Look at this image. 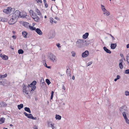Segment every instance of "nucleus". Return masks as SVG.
<instances>
[{"label":"nucleus","mask_w":129,"mask_h":129,"mask_svg":"<svg viewBox=\"0 0 129 129\" xmlns=\"http://www.w3.org/2000/svg\"><path fill=\"white\" fill-rule=\"evenodd\" d=\"M54 92L53 91H52L51 92V95L53 96V94H54Z\"/></svg>","instance_id":"58"},{"label":"nucleus","mask_w":129,"mask_h":129,"mask_svg":"<svg viewBox=\"0 0 129 129\" xmlns=\"http://www.w3.org/2000/svg\"><path fill=\"white\" fill-rule=\"evenodd\" d=\"M55 19H56L57 20H59V18H58L56 17H55Z\"/></svg>","instance_id":"64"},{"label":"nucleus","mask_w":129,"mask_h":129,"mask_svg":"<svg viewBox=\"0 0 129 129\" xmlns=\"http://www.w3.org/2000/svg\"><path fill=\"white\" fill-rule=\"evenodd\" d=\"M62 89H63L64 90H65V87L64 85H62Z\"/></svg>","instance_id":"59"},{"label":"nucleus","mask_w":129,"mask_h":129,"mask_svg":"<svg viewBox=\"0 0 129 129\" xmlns=\"http://www.w3.org/2000/svg\"><path fill=\"white\" fill-rule=\"evenodd\" d=\"M89 34L88 33H86L83 36V38L86 39H87L89 35Z\"/></svg>","instance_id":"17"},{"label":"nucleus","mask_w":129,"mask_h":129,"mask_svg":"<svg viewBox=\"0 0 129 129\" xmlns=\"http://www.w3.org/2000/svg\"><path fill=\"white\" fill-rule=\"evenodd\" d=\"M126 121V122L127 124H129V120H128V119L127 118V117H126V118H125L124 119Z\"/></svg>","instance_id":"43"},{"label":"nucleus","mask_w":129,"mask_h":129,"mask_svg":"<svg viewBox=\"0 0 129 129\" xmlns=\"http://www.w3.org/2000/svg\"><path fill=\"white\" fill-rule=\"evenodd\" d=\"M45 4V6L46 8H47V7H48V4H47L46 3H45V4Z\"/></svg>","instance_id":"56"},{"label":"nucleus","mask_w":129,"mask_h":129,"mask_svg":"<svg viewBox=\"0 0 129 129\" xmlns=\"http://www.w3.org/2000/svg\"><path fill=\"white\" fill-rule=\"evenodd\" d=\"M1 107L2 108L5 107L7 106V104L4 102L2 101L1 103Z\"/></svg>","instance_id":"16"},{"label":"nucleus","mask_w":129,"mask_h":129,"mask_svg":"<svg viewBox=\"0 0 129 129\" xmlns=\"http://www.w3.org/2000/svg\"><path fill=\"white\" fill-rule=\"evenodd\" d=\"M29 23L25 22H23V25L24 26V27L27 28H28V24H29Z\"/></svg>","instance_id":"19"},{"label":"nucleus","mask_w":129,"mask_h":129,"mask_svg":"<svg viewBox=\"0 0 129 129\" xmlns=\"http://www.w3.org/2000/svg\"><path fill=\"white\" fill-rule=\"evenodd\" d=\"M124 72L125 74H129V69L126 70Z\"/></svg>","instance_id":"42"},{"label":"nucleus","mask_w":129,"mask_h":129,"mask_svg":"<svg viewBox=\"0 0 129 129\" xmlns=\"http://www.w3.org/2000/svg\"><path fill=\"white\" fill-rule=\"evenodd\" d=\"M50 22L51 23H53V19L52 18H50Z\"/></svg>","instance_id":"46"},{"label":"nucleus","mask_w":129,"mask_h":129,"mask_svg":"<svg viewBox=\"0 0 129 129\" xmlns=\"http://www.w3.org/2000/svg\"><path fill=\"white\" fill-rule=\"evenodd\" d=\"M126 58L127 62L129 66V54L127 55L126 56Z\"/></svg>","instance_id":"30"},{"label":"nucleus","mask_w":129,"mask_h":129,"mask_svg":"<svg viewBox=\"0 0 129 129\" xmlns=\"http://www.w3.org/2000/svg\"><path fill=\"white\" fill-rule=\"evenodd\" d=\"M119 67L120 69H122L123 67V66L122 64L123 62L122 59H120L119 60Z\"/></svg>","instance_id":"11"},{"label":"nucleus","mask_w":129,"mask_h":129,"mask_svg":"<svg viewBox=\"0 0 129 129\" xmlns=\"http://www.w3.org/2000/svg\"><path fill=\"white\" fill-rule=\"evenodd\" d=\"M14 10V8H12L11 7H8L7 8V9H5L3 10L4 12L8 14L10 13L11 12V11L12 10Z\"/></svg>","instance_id":"2"},{"label":"nucleus","mask_w":129,"mask_h":129,"mask_svg":"<svg viewBox=\"0 0 129 129\" xmlns=\"http://www.w3.org/2000/svg\"><path fill=\"white\" fill-rule=\"evenodd\" d=\"M85 42H86L85 44L87 45H89L91 43L90 40H86Z\"/></svg>","instance_id":"37"},{"label":"nucleus","mask_w":129,"mask_h":129,"mask_svg":"<svg viewBox=\"0 0 129 129\" xmlns=\"http://www.w3.org/2000/svg\"><path fill=\"white\" fill-rule=\"evenodd\" d=\"M120 56L121 57H124V56L123 55V54L122 53H120Z\"/></svg>","instance_id":"60"},{"label":"nucleus","mask_w":129,"mask_h":129,"mask_svg":"<svg viewBox=\"0 0 129 129\" xmlns=\"http://www.w3.org/2000/svg\"><path fill=\"white\" fill-rule=\"evenodd\" d=\"M24 109L25 111L28 112L29 113H31L30 109L29 107H25L24 108Z\"/></svg>","instance_id":"21"},{"label":"nucleus","mask_w":129,"mask_h":129,"mask_svg":"<svg viewBox=\"0 0 129 129\" xmlns=\"http://www.w3.org/2000/svg\"><path fill=\"white\" fill-rule=\"evenodd\" d=\"M36 19H37V20H35V21L36 22H38L39 20L40 19V18L38 17Z\"/></svg>","instance_id":"48"},{"label":"nucleus","mask_w":129,"mask_h":129,"mask_svg":"<svg viewBox=\"0 0 129 129\" xmlns=\"http://www.w3.org/2000/svg\"><path fill=\"white\" fill-rule=\"evenodd\" d=\"M23 86V92H25V93L27 94H28V96L29 98H30V95L28 94V93L27 92L28 91V90H26V86H25V85L23 84V85H22Z\"/></svg>","instance_id":"5"},{"label":"nucleus","mask_w":129,"mask_h":129,"mask_svg":"<svg viewBox=\"0 0 129 129\" xmlns=\"http://www.w3.org/2000/svg\"><path fill=\"white\" fill-rule=\"evenodd\" d=\"M29 13L31 17L32 18L33 16L34 15L33 11L32 10H30L29 11Z\"/></svg>","instance_id":"35"},{"label":"nucleus","mask_w":129,"mask_h":129,"mask_svg":"<svg viewBox=\"0 0 129 129\" xmlns=\"http://www.w3.org/2000/svg\"><path fill=\"white\" fill-rule=\"evenodd\" d=\"M1 20L2 21L7 22L8 21V19L6 18H2Z\"/></svg>","instance_id":"33"},{"label":"nucleus","mask_w":129,"mask_h":129,"mask_svg":"<svg viewBox=\"0 0 129 129\" xmlns=\"http://www.w3.org/2000/svg\"><path fill=\"white\" fill-rule=\"evenodd\" d=\"M19 16H21L20 11L18 10H17L13 14V17L15 19L17 17L18 18Z\"/></svg>","instance_id":"3"},{"label":"nucleus","mask_w":129,"mask_h":129,"mask_svg":"<svg viewBox=\"0 0 129 129\" xmlns=\"http://www.w3.org/2000/svg\"><path fill=\"white\" fill-rule=\"evenodd\" d=\"M22 35L25 38H27V35L28 34L27 32L25 31H24L23 32H22Z\"/></svg>","instance_id":"18"},{"label":"nucleus","mask_w":129,"mask_h":129,"mask_svg":"<svg viewBox=\"0 0 129 129\" xmlns=\"http://www.w3.org/2000/svg\"><path fill=\"white\" fill-rule=\"evenodd\" d=\"M89 54V52L88 50H86L84 52L82 53L81 54L82 57L84 58L87 57Z\"/></svg>","instance_id":"6"},{"label":"nucleus","mask_w":129,"mask_h":129,"mask_svg":"<svg viewBox=\"0 0 129 129\" xmlns=\"http://www.w3.org/2000/svg\"><path fill=\"white\" fill-rule=\"evenodd\" d=\"M124 106H122L121 107H120V110L122 112L123 111V109L124 107Z\"/></svg>","instance_id":"41"},{"label":"nucleus","mask_w":129,"mask_h":129,"mask_svg":"<svg viewBox=\"0 0 129 129\" xmlns=\"http://www.w3.org/2000/svg\"><path fill=\"white\" fill-rule=\"evenodd\" d=\"M126 47L127 48H129V44L127 45Z\"/></svg>","instance_id":"63"},{"label":"nucleus","mask_w":129,"mask_h":129,"mask_svg":"<svg viewBox=\"0 0 129 129\" xmlns=\"http://www.w3.org/2000/svg\"><path fill=\"white\" fill-rule=\"evenodd\" d=\"M40 85L42 88H43V87H44L46 85V84L44 82H43L42 83H40Z\"/></svg>","instance_id":"27"},{"label":"nucleus","mask_w":129,"mask_h":129,"mask_svg":"<svg viewBox=\"0 0 129 129\" xmlns=\"http://www.w3.org/2000/svg\"><path fill=\"white\" fill-rule=\"evenodd\" d=\"M50 125L51 126V127H52V129H54V123L51 124Z\"/></svg>","instance_id":"54"},{"label":"nucleus","mask_w":129,"mask_h":129,"mask_svg":"<svg viewBox=\"0 0 129 129\" xmlns=\"http://www.w3.org/2000/svg\"><path fill=\"white\" fill-rule=\"evenodd\" d=\"M103 13L104 14H106L107 16H108L110 15V13L107 10H105L104 12Z\"/></svg>","instance_id":"28"},{"label":"nucleus","mask_w":129,"mask_h":129,"mask_svg":"<svg viewBox=\"0 0 129 129\" xmlns=\"http://www.w3.org/2000/svg\"><path fill=\"white\" fill-rule=\"evenodd\" d=\"M92 63V61H90V62H88L87 64V66H90L91 64Z\"/></svg>","instance_id":"45"},{"label":"nucleus","mask_w":129,"mask_h":129,"mask_svg":"<svg viewBox=\"0 0 129 129\" xmlns=\"http://www.w3.org/2000/svg\"><path fill=\"white\" fill-rule=\"evenodd\" d=\"M71 53L72 54L73 56L74 57L75 56L76 53L74 51H72L71 52Z\"/></svg>","instance_id":"40"},{"label":"nucleus","mask_w":129,"mask_h":129,"mask_svg":"<svg viewBox=\"0 0 129 129\" xmlns=\"http://www.w3.org/2000/svg\"><path fill=\"white\" fill-rule=\"evenodd\" d=\"M7 76V74H5L2 75V78H4L6 77Z\"/></svg>","instance_id":"50"},{"label":"nucleus","mask_w":129,"mask_h":129,"mask_svg":"<svg viewBox=\"0 0 129 129\" xmlns=\"http://www.w3.org/2000/svg\"><path fill=\"white\" fill-rule=\"evenodd\" d=\"M67 74L68 76H71V73H70L69 72V73H68V74Z\"/></svg>","instance_id":"62"},{"label":"nucleus","mask_w":129,"mask_h":129,"mask_svg":"<svg viewBox=\"0 0 129 129\" xmlns=\"http://www.w3.org/2000/svg\"><path fill=\"white\" fill-rule=\"evenodd\" d=\"M24 114L28 118L31 119L33 116V115L31 114H28L26 112H24Z\"/></svg>","instance_id":"10"},{"label":"nucleus","mask_w":129,"mask_h":129,"mask_svg":"<svg viewBox=\"0 0 129 129\" xmlns=\"http://www.w3.org/2000/svg\"><path fill=\"white\" fill-rule=\"evenodd\" d=\"M125 94L126 96H129V92L128 91H126L125 92Z\"/></svg>","instance_id":"44"},{"label":"nucleus","mask_w":129,"mask_h":129,"mask_svg":"<svg viewBox=\"0 0 129 129\" xmlns=\"http://www.w3.org/2000/svg\"><path fill=\"white\" fill-rule=\"evenodd\" d=\"M55 118L56 120H60L61 118V116L59 115L56 114L55 116Z\"/></svg>","instance_id":"25"},{"label":"nucleus","mask_w":129,"mask_h":129,"mask_svg":"<svg viewBox=\"0 0 129 129\" xmlns=\"http://www.w3.org/2000/svg\"><path fill=\"white\" fill-rule=\"evenodd\" d=\"M45 82L48 85H49L51 83L50 81L48 79H46Z\"/></svg>","instance_id":"31"},{"label":"nucleus","mask_w":129,"mask_h":129,"mask_svg":"<svg viewBox=\"0 0 129 129\" xmlns=\"http://www.w3.org/2000/svg\"><path fill=\"white\" fill-rule=\"evenodd\" d=\"M36 31L37 34L40 35H41L43 33L40 29L39 28H36V30H35Z\"/></svg>","instance_id":"14"},{"label":"nucleus","mask_w":129,"mask_h":129,"mask_svg":"<svg viewBox=\"0 0 129 129\" xmlns=\"http://www.w3.org/2000/svg\"><path fill=\"white\" fill-rule=\"evenodd\" d=\"M56 57L52 53H50L49 56V58L50 59L51 61L54 62L55 60V61H56Z\"/></svg>","instance_id":"4"},{"label":"nucleus","mask_w":129,"mask_h":129,"mask_svg":"<svg viewBox=\"0 0 129 129\" xmlns=\"http://www.w3.org/2000/svg\"><path fill=\"white\" fill-rule=\"evenodd\" d=\"M120 78V76L119 75H117V76L116 78L118 80Z\"/></svg>","instance_id":"53"},{"label":"nucleus","mask_w":129,"mask_h":129,"mask_svg":"<svg viewBox=\"0 0 129 129\" xmlns=\"http://www.w3.org/2000/svg\"><path fill=\"white\" fill-rule=\"evenodd\" d=\"M16 22V21H15L14 19L12 18L8 22V23L9 24L12 25L15 24Z\"/></svg>","instance_id":"12"},{"label":"nucleus","mask_w":129,"mask_h":129,"mask_svg":"<svg viewBox=\"0 0 129 129\" xmlns=\"http://www.w3.org/2000/svg\"><path fill=\"white\" fill-rule=\"evenodd\" d=\"M35 12L37 13L38 15H41V13L40 12V10L38 9L37 8H36V9L35 10Z\"/></svg>","instance_id":"26"},{"label":"nucleus","mask_w":129,"mask_h":129,"mask_svg":"<svg viewBox=\"0 0 129 129\" xmlns=\"http://www.w3.org/2000/svg\"><path fill=\"white\" fill-rule=\"evenodd\" d=\"M12 37L14 39H15L16 38V36H15L14 35Z\"/></svg>","instance_id":"55"},{"label":"nucleus","mask_w":129,"mask_h":129,"mask_svg":"<svg viewBox=\"0 0 129 129\" xmlns=\"http://www.w3.org/2000/svg\"><path fill=\"white\" fill-rule=\"evenodd\" d=\"M28 27L32 30H36V28L33 26L29 25Z\"/></svg>","instance_id":"23"},{"label":"nucleus","mask_w":129,"mask_h":129,"mask_svg":"<svg viewBox=\"0 0 129 129\" xmlns=\"http://www.w3.org/2000/svg\"><path fill=\"white\" fill-rule=\"evenodd\" d=\"M122 114H123V116L124 119L126 118V117H127L125 112H122Z\"/></svg>","instance_id":"38"},{"label":"nucleus","mask_w":129,"mask_h":129,"mask_svg":"<svg viewBox=\"0 0 129 129\" xmlns=\"http://www.w3.org/2000/svg\"><path fill=\"white\" fill-rule=\"evenodd\" d=\"M117 46V44L116 43H111V44L110 47L112 49H114Z\"/></svg>","instance_id":"15"},{"label":"nucleus","mask_w":129,"mask_h":129,"mask_svg":"<svg viewBox=\"0 0 129 129\" xmlns=\"http://www.w3.org/2000/svg\"><path fill=\"white\" fill-rule=\"evenodd\" d=\"M34 15L33 16V17H34V18H37L38 16L36 15V14H35V13H34Z\"/></svg>","instance_id":"47"},{"label":"nucleus","mask_w":129,"mask_h":129,"mask_svg":"<svg viewBox=\"0 0 129 129\" xmlns=\"http://www.w3.org/2000/svg\"><path fill=\"white\" fill-rule=\"evenodd\" d=\"M31 89L29 91L30 93H33V91H34L36 89V86H34L32 87H31Z\"/></svg>","instance_id":"22"},{"label":"nucleus","mask_w":129,"mask_h":129,"mask_svg":"<svg viewBox=\"0 0 129 129\" xmlns=\"http://www.w3.org/2000/svg\"><path fill=\"white\" fill-rule=\"evenodd\" d=\"M43 63L44 66L46 68L47 67V66L46 63V61L45 60H43Z\"/></svg>","instance_id":"36"},{"label":"nucleus","mask_w":129,"mask_h":129,"mask_svg":"<svg viewBox=\"0 0 129 129\" xmlns=\"http://www.w3.org/2000/svg\"><path fill=\"white\" fill-rule=\"evenodd\" d=\"M18 52L19 54H22L24 53V51L22 49H19L18 51Z\"/></svg>","instance_id":"29"},{"label":"nucleus","mask_w":129,"mask_h":129,"mask_svg":"<svg viewBox=\"0 0 129 129\" xmlns=\"http://www.w3.org/2000/svg\"><path fill=\"white\" fill-rule=\"evenodd\" d=\"M27 16V15H25L23 14L21 16V17H23V18H27V17H26V16Z\"/></svg>","instance_id":"49"},{"label":"nucleus","mask_w":129,"mask_h":129,"mask_svg":"<svg viewBox=\"0 0 129 129\" xmlns=\"http://www.w3.org/2000/svg\"><path fill=\"white\" fill-rule=\"evenodd\" d=\"M60 44H59V43H58V44H56V45L58 48L61 47V46H60Z\"/></svg>","instance_id":"52"},{"label":"nucleus","mask_w":129,"mask_h":129,"mask_svg":"<svg viewBox=\"0 0 129 129\" xmlns=\"http://www.w3.org/2000/svg\"><path fill=\"white\" fill-rule=\"evenodd\" d=\"M51 122L49 121H47V123L48 124H49Z\"/></svg>","instance_id":"61"},{"label":"nucleus","mask_w":129,"mask_h":129,"mask_svg":"<svg viewBox=\"0 0 129 129\" xmlns=\"http://www.w3.org/2000/svg\"><path fill=\"white\" fill-rule=\"evenodd\" d=\"M69 68L68 66L67 67V70H66V73L67 74H68L69 72L70 73H71V71L70 70L69 71Z\"/></svg>","instance_id":"32"},{"label":"nucleus","mask_w":129,"mask_h":129,"mask_svg":"<svg viewBox=\"0 0 129 129\" xmlns=\"http://www.w3.org/2000/svg\"><path fill=\"white\" fill-rule=\"evenodd\" d=\"M101 7L102 9L103 12H104L105 10H106L105 6L104 5H101Z\"/></svg>","instance_id":"34"},{"label":"nucleus","mask_w":129,"mask_h":129,"mask_svg":"<svg viewBox=\"0 0 129 129\" xmlns=\"http://www.w3.org/2000/svg\"><path fill=\"white\" fill-rule=\"evenodd\" d=\"M5 120V118L4 117H2L0 118V124H2L4 123Z\"/></svg>","instance_id":"20"},{"label":"nucleus","mask_w":129,"mask_h":129,"mask_svg":"<svg viewBox=\"0 0 129 129\" xmlns=\"http://www.w3.org/2000/svg\"><path fill=\"white\" fill-rule=\"evenodd\" d=\"M83 41L84 40H83L79 39L76 42V46L79 48L82 47Z\"/></svg>","instance_id":"1"},{"label":"nucleus","mask_w":129,"mask_h":129,"mask_svg":"<svg viewBox=\"0 0 129 129\" xmlns=\"http://www.w3.org/2000/svg\"><path fill=\"white\" fill-rule=\"evenodd\" d=\"M3 85L4 86H6L8 85L9 83L5 79H3Z\"/></svg>","instance_id":"9"},{"label":"nucleus","mask_w":129,"mask_h":129,"mask_svg":"<svg viewBox=\"0 0 129 129\" xmlns=\"http://www.w3.org/2000/svg\"><path fill=\"white\" fill-rule=\"evenodd\" d=\"M37 83V82L36 81L34 80L30 84H28L27 87L28 88L29 87H31L34 86H35L36 85Z\"/></svg>","instance_id":"7"},{"label":"nucleus","mask_w":129,"mask_h":129,"mask_svg":"<svg viewBox=\"0 0 129 129\" xmlns=\"http://www.w3.org/2000/svg\"><path fill=\"white\" fill-rule=\"evenodd\" d=\"M31 119H33V120H36L37 119V117H34L33 116Z\"/></svg>","instance_id":"57"},{"label":"nucleus","mask_w":129,"mask_h":129,"mask_svg":"<svg viewBox=\"0 0 129 129\" xmlns=\"http://www.w3.org/2000/svg\"><path fill=\"white\" fill-rule=\"evenodd\" d=\"M0 57L3 60H7L8 59V56L5 55H3L1 53L0 54Z\"/></svg>","instance_id":"8"},{"label":"nucleus","mask_w":129,"mask_h":129,"mask_svg":"<svg viewBox=\"0 0 129 129\" xmlns=\"http://www.w3.org/2000/svg\"><path fill=\"white\" fill-rule=\"evenodd\" d=\"M103 49L107 53L109 54H111V51L108 49L105 46H104L103 47Z\"/></svg>","instance_id":"13"},{"label":"nucleus","mask_w":129,"mask_h":129,"mask_svg":"<svg viewBox=\"0 0 129 129\" xmlns=\"http://www.w3.org/2000/svg\"><path fill=\"white\" fill-rule=\"evenodd\" d=\"M107 34L108 35H109L111 37H112V41H113L115 40V38L113 36H112L111 34L109 33H107Z\"/></svg>","instance_id":"39"},{"label":"nucleus","mask_w":129,"mask_h":129,"mask_svg":"<svg viewBox=\"0 0 129 129\" xmlns=\"http://www.w3.org/2000/svg\"><path fill=\"white\" fill-rule=\"evenodd\" d=\"M40 83H43V82H44V81L43 78H42L41 79V80H40Z\"/></svg>","instance_id":"51"},{"label":"nucleus","mask_w":129,"mask_h":129,"mask_svg":"<svg viewBox=\"0 0 129 129\" xmlns=\"http://www.w3.org/2000/svg\"><path fill=\"white\" fill-rule=\"evenodd\" d=\"M23 105L22 104H20V105H18L17 106V107L18 109L19 110H20L21 108L23 107Z\"/></svg>","instance_id":"24"}]
</instances>
